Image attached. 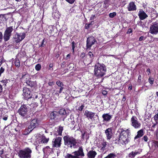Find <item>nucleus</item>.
<instances>
[{
  "label": "nucleus",
  "instance_id": "10",
  "mask_svg": "<svg viewBox=\"0 0 158 158\" xmlns=\"http://www.w3.org/2000/svg\"><path fill=\"white\" fill-rule=\"evenodd\" d=\"M97 41L94 37L92 36L89 37L87 39L86 48H90Z\"/></svg>",
  "mask_w": 158,
  "mask_h": 158
},
{
  "label": "nucleus",
  "instance_id": "11",
  "mask_svg": "<svg viewBox=\"0 0 158 158\" xmlns=\"http://www.w3.org/2000/svg\"><path fill=\"white\" fill-rule=\"evenodd\" d=\"M38 125L39 123L37 118H35L31 120L27 128L29 130H30L29 132H31Z\"/></svg>",
  "mask_w": 158,
  "mask_h": 158
},
{
  "label": "nucleus",
  "instance_id": "3",
  "mask_svg": "<svg viewBox=\"0 0 158 158\" xmlns=\"http://www.w3.org/2000/svg\"><path fill=\"white\" fill-rule=\"evenodd\" d=\"M64 141V144L65 145L69 146L70 148L73 147L74 148L77 143V140L74 138L73 136H70L67 135L63 137Z\"/></svg>",
  "mask_w": 158,
  "mask_h": 158
},
{
  "label": "nucleus",
  "instance_id": "58",
  "mask_svg": "<svg viewBox=\"0 0 158 158\" xmlns=\"http://www.w3.org/2000/svg\"><path fill=\"white\" fill-rule=\"evenodd\" d=\"M66 63L65 61H64L62 63L61 66L62 67H64L65 66Z\"/></svg>",
  "mask_w": 158,
  "mask_h": 158
},
{
  "label": "nucleus",
  "instance_id": "41",
  "mask_svg": "<svg viewBox=\"0 0 158 158\" xmlns=\"http://www.w3.org/2000/svg\"><path fill=\"white\" fill-rule=\"evenodd\" d=\"M142 139L144 140L145 142H147L148 140V138L147 135H145L142 138Z\"/></svg>",
  "mask_w": 158,
  "mask_h": 158
},
{
  "label": "nucleus",
  "instance_id": "29",
  "mask_svg": "<svg viewBox=\"0 0 158 158\" xmlns=\"http://www.w3.org/2000/svg\"><path fill=\"white\" fill-rule=\"evenodd\" d=\"M65 158H79V157H77L75 156L72 155L71 154L68 153L65 156Z\"/></svg>",
  "mask_w": 158,
  "mask_h": 158
},
{
  "label": "nucleus",
  "instance_id": "4",
  "mask_svg": "<svg viewBox=\"0 0 158 158\" xmlns=\"http://www.w3.org/2000/svg\"><path fill=\"white\" fill-rule=\"evenodd\" d=\"M32 152L30 148L27 147L24 149L19 150L18 156L19 158H31Z\"/></svg>",
  "mask_w": 158,
  "mask_h": 158
},
{
  "label": "nucleus",
  "instance_id": "37",
  "mask_svg": "<svg viewBox=\"0 0 158 158\" xmlns=\"http://www.w3.org/2000/svg\"><path fill=\"white\" fill-rule=\"evenodd\" d=\"M116 15V13L115 12L110 13L109 15V16L111 18H114Z\"/></svg>",
  "mask_w": 158,
  "mask_h": 158
},
{
  "label": "nucleus",
  "instance_id": "1",
  "mask_svg": "<svg viewBox=\"0 0 158 158\" xmlns=\"http://www.w3.org/2000/svg\"><path fill=\"white\" fill-rule=\"evenodd\" d=\"M119 134L118 137L114 141V143L120 145H124L130 141L129 138L131 135V130L129 128L125 130L123 128L119 129Z\"/></svg>",
  "mask_w": 158,
  "mask_h": 158
},
{
  "label": "nucleus",
  "instance_id": "36",
  "mask_svg": "<svg viewBox=\"0 0 158 158\" xmlns=\"http://www.w3.org/2000/svg\"><path fill=\"white\" fill-rule=\"evenodd\" d=\"M135 155L133 151L131 152H130L129 155H128V156L129 157H130L131 158H134L135 156Z\"/></svg>",
  "mask_w": 158,
  "mask_h": 158
},
{
  "label": "nucleus",
  "instance_id": "35",
  "mask_svg": "<svg viewBox=\"0 0 158 158\" xmlns=\"http://www.w3.org/2000/svg\"><path fill=\"white\" fill-rule=\"evenodd\" d=\"M141 152H142V150L139 149H138V150H135V151H133L134 153L135 156L140 154Z\"/></svg>",
  "mask_w": 158,
  "mask_h": 158
},
{
  "label": "nucleus",
  "instance_id": "60",
  "mask_svg": "<svg viewBox=\"0 0 158 158\" xmlns=\"http://www.w3.org/2000/svg\"><path fill=\"white\" fill-rule=\"evenodd\" d=\"M88 55L91 58H92V57L93 56V53L91 52H89V53H88Z\"/></svg>",
  "mask_w": 158,
  "mask_h": 158
},
{
  "label": "nucleus",
  "instance_id": "46",
  "mask_svg": "<svg viewBox=\"0 0 158 158\" xmlns=\"http://www.w3.org/2000/svg\"><path fill=\"white\" fill-rule=\"evenodd\" d=\"M75 43L74 41H73L72 43V50H73V52L74 51V48H75Z\"/></svg>",
  "mask_w": 158,
  "mask_h": 158
},
{
  "label": "nucleus",
  "instance_id": "14",
  "mask_svg": "<svg viewBox=\"0 0 158 158\" xmlns=\"http://www.w3.org/2000/svg\"><path fill=\"white\" fill-rule=\"evenodd\" d=\"M62 138L58 137H56L52 141L53 148H60L61 145Z\"/></svg>",
  "mask_w": 158,
  "mask_h": 158
},
{
  "label": "nucleus",
  "instance_id": "47",
  "mask_svg": "<svg viewBox=\"0 0 158 158\" xmlns=\"http://www.w3.org/2000/svg\"><path fill=\"white\" fill-rule=\"evenodd\" d=\"M154 119L156 122H157V121L158 119V115L156 114L153 117Z\"/></svg>",
  "mask_w": 158,
  "mask_h": 158
},
{
  "label": "nucleus",
  "instance_id": "42",
  "mask_svg": "<svg viewBox=\"0 0 158 158\" xmlns=\"http://www.w3.org/2000/svg\"><path fill=\"white\" fill-rule=\"evenodd\" d=\"M84 106H85L84 105V104H82L81 106H80V107H78V110L80 111H82V110L84 109Z\"/></svg>",
  "mask_w": 158,
  "mask_h": 158
},
{
  "label": "nucleus",
  "instance_id": "38",
  "mask_svg": "<svg viewBox=\"0 0 158 158\" xmlns=\"http://www.w3.org/2000/svg\"><path fill=\"white\" fill-rule=\"evenodd\" d=\"M41 68V65L40 64H37L35 66V69L37 71H39Z\"/></svg>",
  "mask_w": 158,
  "mask_h": 158
},
{
  "label": "nucleus",
  "instance_id": "19",
  "mask_svg": "<svg viewBox=\"0 0 158 158\" xmlns=\"http://www.w3.org/2000/svg\"><path fill=\"white\" fill-rule=\"evenodd\" d=\"M102 118H103V121L105 122H109L112 118V115H110L109 113L104 114L102 115Z\"/></svg>",
  "mask_w": 158,
  "mask_h": 158
},
{
  "label": "nucleus",
  "instance_id": "2",
  "mask_svg": "<svg viewBox=\"0 0 158 158\" xmlns=\"http://www.w3.org/2000/svg\"><path fill=\"white\" fill-rule=\"evenodd\" d=\"M106 71V68L104 64L98 63L94 66V73L96 77H101L105 74Z\"/></svg>",
  "mask_w": 158,
  "mask_h": 158
},
{
  "label": "nucleus",
  "instance_id": "30",
  "mask_svg": "<svg viewBox=\"0 0 158 158\" xmlns=\"http://www.w3.org/2000/svg\"><path fill=\"white\" fill-rule=\"evenodd\" d=\"M7 81L6 79H5L3 80H2L0 81L3 84L2 85L4 86V87L6 88L7 86Z\"/></svg>",
  "mask_w": 158,
  "mask_h": 158
},
{
  "label": "nucleus",
  "instance_id": "8",
  "mask_svg": "<svg viewBox=\"0 0 158 158\" xmlns=\"http://www.w3.org/2000/svg\"><path fill=\"white\" fill-rule=\"evenodd\" d=\"M23 95L24 97V99L28 100L29 99L32 98V94L30 89L27 87H24L23 89Z\"/></svg>",
  "mask_w": 158,
  "mask_h": 158
},
{
  "label": "nucleus",
  "instance_id": "12",
  "mask_svg": "<svg viewBox=\"0 0 158 158\" xmlns=\"http://www.w3.org/2000/svg\"><path fill=\"white\" fill-rule=\"evenodd\" d=\"M60 115L58 112L55 111H53L50 112L49 118L52 120L56 122L59 121Z\"/></svg>",
  "mask_w": 158,
  "mask_h": 158
},
{
  "label": "nucleus",
  "instance_id": "39",
  "mask_svg": "<svg viewBox=\"0 0 158 158\" xmlns=\"http://www.w3.org/2000/svg\"><path fill=\"white\" fill-rule=\"evenodd\" d=\"M47 43V42L45 39H44L42 42L41 44L40 47H44Z\"/></svg>",
  "mask_w": 158,
  "mask_h": 158
},
{
  "label": "nucleus",
  "instance_id": "54",
  "mask_svg": "<svg viewBox=\"0 0 158 158\" xmlns=\"http://www.w3.org/2000/svg\"><path fill=\"white\" fill-rule=\"evenodd\" d=\"M2 90H3L2 85L1 84H0V96L1 95V93L2 92Z\"/></svg>",
  "mask_w": 158,
  "mask_h": 158
},
{
  "label": "nucleus",
  "instance_id": "63",
  "mask_svg": "<svg viewBox=\"0 0 158 158\" xmlns=\"http://www.w3.org/2000/svg\"><path fill=\"white\" fill-rule=\"evenodd\" d=\"M106 149L104 147H102L100 150L101 151H103Z\"/></svg>",
  "mask_w": 158,
  "mask_h": 158
},
{
  "label": "nucleus",
  "instance_id": "6",
  "mask_svg": "<svg viewBox=\"0 0 158 158\" xmlns=\"http://www.w3.org/2000/svg\"><path fill=\"white\" fill-rule=\"evenodd\" d=\"M13 31H14L15 30L12 26L6 28L3 36L4 40L5 41H6L9 40L10 37Z\"/></svg>",
  "mask_w": 158,
  "mask_h": 158
},
{
  "label": "nucleus",
  "instance_id": "28",
  "mask_svg": "<svg viewBox=\"0 0 158 158\" xmlns=\"http://www.w3.org/2000/svg\"><path fill=\"white\" fill-rule=\"evenodd\" d=\"M58 112L59 115H65L66 114V111L65 110V109H60Z\"/></svg>",
  "mask_w": 158,
  "mask_h": 158
},
{
  "label": "nucleus",
  "instance_id": "34",
  "mask_svg": "<svg viewBox=\"0 0 158 158\" xmlns=\"http://www.w3.org/2000/svg\"><path fill=\"white\" fill-rule=\"evenodd\" d=\"M110 0H105L104 1V4L105 7L107 8L109 5V3L110 2Z\"/></svg>",
  "mask_w": 158,
  "mask_h": 158
},
{
  "label": "nucleus",
  "instance_id": "48",
  "mask_svg": "<svg viewBox=\"0 0 158 158\" xmlns=\"http://www.w3.org/2000/svg\"><path fill=\"white\" fill-rule=\"evenodd\" d=\"M146 72H147L148 75H150L151 72V70L149 68H148L147 69Z\"/></svg>",
  "mask_w": 158,
  "mask_h": 158
},
{
  "label": "nucleus",
  "instance_id": "62",
  "mask_svg": "<svg viewBox=\"0 0 158 158\" xmlns=\"http://www.w3.org/2000/svg\"><path fill=\"white\" fill-rule=\"evenodd\" d=\"M95 17V15H92L90 17V19L91 20L93 19Z\"/></svg>",
  "mask_w": 158,
  "mask_h": 158
},
{
  "label": "nucleus",
  "instance_id": "17",
  "mask_svg": "<svg viewBox=\"0 0 158 158\" xmlns=\"http://www.w3.org/2000/svg\"><path fill=\"white\" fill-rule=\"evenodd\" d=\"M73 153L74 154L75 156L77 157H79V156H80L83 157L85 156L82 146L80 147L77 151L74 152Z\"/></svg>",
  "mask_w": 158,
  "mask_h": 158
},
{
  "label": "nucleus",
  "instance_id": "51",
  "mask_svg": "<svg viewBox=\"0 0 158 158\" xmlns=\"http://www.w3.org/2000/svg\"><path fill=\"white\" fill-rule=\"evenodd\" d=\"M55 82L54 81H49L48 82V84L50 86H52L54 85Z\"/></svg>",
  "mask_w": 158,
  "mask_h": 158
},
{
  "label": "nucleus",
  "instance_id": "18",
  "mask_svg": "<svg viewBox=\"0 0 158 158\" xmlns=\"http://www.w3.org/2000/svg\"><path fill=\"white\" fill-rule=\"evenodd\" d=\"M138 16L140 19L141 20H143L148 17V15L143 10H140L139 11Z\"/></svg>",
  "mask_w": 158,
  "mask_h": 158
},
{
  "label": "nucleus",
  "instance_id": "50",
  "mask_svg": "<svg viewBox=\"0 0 158 158\" xmlns=\"http://www.w3.org/2000/svg\"><path fill=\"white\" fill-rule=\"evenodd\" d=\"M81 132L82 133L81 134V139H84V136L85 134V132H84L83 133L82 131H81Z\"/></svg>",
  "mask_w": 158,
  "mask_h": 158
},
{
  "label": "nucleus",
  "instance_id": "31",
  "mask_svg": "<svg viewBox=\"0 0 158 158\" xmlns=\"http://www.w3.org/2000/svg\"><path fill=\"white\" fill-rule=\"evenodd\" d=\"M49 140V138H46L45 137H44L41 140V142L43 143H47Z\"/></svg>",
  "mask_w": 158,
  "mask_h": 158
},
{
  "label": "nucleus",
  "instance_id": "23",
  "mask_svg": "<svg viewBox=\"0 0 158 158\" xmlns=\"http://www.w3.org/2000/svg\"><path fill=\"white\" fill-rule=\"evenodd\" d=\"M26 83L27 85L30 86L31 87H33L35 86L36 85V82L35 81H32L31 79H30L27 80Z\"/></svg>",
  "mask_w": 158,
  "mask_h": 158
},
{
  "label": "nucleus",
  "instance_id": "49",
  "mask_svg": "<svg viewBox=\"0 0 158 158\" xmlns=\"http://www.w3.org/2000/svg\"><path fill=\"white\" fill-rule=\"evenodd\" d=\"M4 150L3 149H2L0 151V157L1 158H2V155L4 153Z\"/></svg>",
  "mask_w": 158,
  "mask_h": 158
},
{
  "label": "nucleus",
  "instance_id": "21",
  "mask_svg": "<svg viewBox=\"0 0 158 158\" xmlns=\"http://www.w3.org/2000/svg\"><path fill=\"white\" fill-rule=\"evenodd\" d=\"M97 155L95 151L90 150L87 153V155L88 158H94Z\"/></svg>",
  "mask_w": 158,
  "mask_h": 158
},
{
  "label": "nucleus",
  "instance_id": "32",
  "mask_svg": "<svg viewBox=\"0 0 158 158\" xmlns=\"http://www.w3.org/2000/svg\"><path fill=\"white\" fill-rule=\"evenodd\" d=\"M15 66L17 67H19L20 65V60H15Z\"/></svg>",
  "mask_w": 158,
  "mask_h": 158
},
{
  "label": "nucleus",
  "instance_id": "40",
  "mask_svg": "<svg viewBox=\"0 0 158 158\" xmlns=\"http://www.w3.org/2000/svg\"><path fill=\"white\" fill-rule=\"evenodd\" d=\"M54 66V63H53V62H52V63H51L49 65V69L52 70V71L53 70V69L52 68Z\"/></svg>",
  "mask_w": 158,
  "mask_h": 158
},
{
  "label": "nucleus",
  "instance_id": "15",
  "mask_svg": "<svg viewBox=\"0 0 158 158\" xmlns=\"http://www.w3.org/2000/svg\"><path fill=\"white\" fill-rule=\"evenodd\" d=\"M95 114V113L94 112L86 110L85 111L84 114L88 119L92 120L94 118Z\"/></svg>",
  "mask_w": 158,
  "mask_h": 158
},
{
  "label": "nucleus",
  "instance_id": "44",
  "mask_svg": "<svg viewBox=\"0 0 158 158\" xmlns=\"http://www.w3.org/2000/svg\"><path fill=\"white\" fill-rule=\"evenodd\" d=\"M157 123V122H156V123H154L152 125V128H151V131H154V128L155 127V126L156 125V124Z\"/></svg>",
  "mask_w": 158,
  "mask_h": 158
},
{
  "label": "nucleus",
  "instance_id": "7",
  "mask_svg": "<svg viewBox=\"0 0 158 158\" xmlns=\"http://www.w3.org/2000/svg\"><path fill=\"white\" fill-rule=\"evenodd\" d=\"M131 125L134 128H139L141 126V123L138 120L136 116H132L131 119Z\"/></svg>",
  "mask_w": 158,
  "mask_h": 158
},
{
  "label": "nucleus",
  "instance_id": "25",
  "mask_svg": "<svg viewBox=\"0 0 158 158\" xmlns=\"http://www.w3.org/2000/svg\"><path fill=\"white\" fill-rule=\"evenodd\" d=\"M116 156L117 155L115 153H110L104 158H115Z\"/></svg>",
  "mask_w": 158,
  "mask_h": 158
},
{
  "label": "nucleus",
  "instance_id": "9",
  "mask_svg": "<svg viewBox=\"0 0 158 158\" xmlns=\"http://www.w3.org/2000/svg\"><path fill=\"white\" fill-rule=\"evenodd\" d=\"M150 32L152 34L156 35L158 33V23H153L150 28Z\"/></svg>",
  "mask_w": 158,
  "mask_h": 158
},
{
  "label": "nucleus",
  "instance_id": "55",
  "mask_svg": "<svg viewBox=\"0 0 158 158\" xmlns=\"http://www.w3.org/2000/svg\"><path fill=\"white\" fill-rule=\"evenodd\" d=\"M142 79L141 76L139 74L138 78V81L139 82L141 81Z\"/></svg>",
  "mask_w": 158,
  "mask_h": 158
},
{
  "label": "nucleus",
  "instance_id": "64",
  "mask_svg": "<svg viewBox=\"0 0 158 158\" xmlns=\"http://www.w3.org/2000/svg\"><path fill=\"white\" fill-rule=\"evenodd\" d=\"M128 89L130 90H131L132 89V85H131L130 86H129L128 88Z\"/></svg>",
  "mask_w": 158,
  "mask_h": 158
},
{
  "label": "nucleus",
  "instance_id": "53",
  "mask_svg": "<svg viewBox=\"0 0 158 158\" xmlns=\"http://www.w3.org/2000/svg\"><path fill=\"white\" fill-rule=\"evenodd\" d=\"M145 39V38H144V37L143 36H141V37H139V41H141L142 40H144Z\"/></svg>",
  "mask_w": 158,
  "mask_h": 158
},
{
  "label": "nucleus",
  "instance_id": "5",
  "mask_svg": "<svg viewBox=\"0 0 158 158\" xmlns=\"http://www.w3.org/2000/svg\"><path fill=\"white\" fill-rule=\"evenodd\" d=\"M17 112L19 114L24 118H27L28 117V116H27V109L26 105H22L20 108L18 110Z\"/></svg>",
  "mask_w": 158,
  "mask_h": 158
},
{
  "label": "nucleus",
  "instance_id": "57",
  "mask_svg": "<svg viewBox=\"0 0 158 158\" xmlns=\"http://www.w3.org/2000/svg\"><path fill=\"white\" fill-rule=\"evenodd\" d=\"M4 69L2 67H1L0 69V72L1 73H2L4 72Z\"/></svg>",
  "mask_w": 158,
  "mask_h": 158
},
{
  "label": "nucleus",
  "instance_id": "22",
  "mask_svg": "<svg viewBox=\"0 0 158 158\" xmlns=\"http://www.w3.org/2000/svg\"><path fill=\"white\" fill-rule=\"evenodd\" d=\"M56 84L60 87L59 91L58 92L59 94H60L62 91L64 89V85L62 82L58 80L56 81Z\"/></svg>",
  "mask_w": 158,
  "mask_h": 158
},
{
  "label": "nucleus",
  "instance_id": "52",
  "mask_svg": "<svg viewBox=\"0 0 158 158\" xmlns=\"http://www.w3.org/2000/svg\"><path fill=\"white\" fill-rule=\"evenodd\" d=\"M107 145V142L105 141L103 142L102 143V147L106 148Z\"/></svg>",
  "mask_w": 158,
  "mask_h": 158
},
{
  "label": "nucleus",
  "instance_id": "33",
  "mask_svg": "<svg viewBox=\"0 0 158 158\" xmlns=\"http://www.w3.org/2000/svg\"><path fill=\"white\" fill-rule=\"evenodd\" d=\"M149 83L151 85H152L153 84L154 80V79L151 77H149L148 79Z\"/></svg>",
  "mask_w": 158,
  "mask_h": 158
},
{
  "label": "nucleus",
  "instance_id": "59",
  "mask_svg": "<svg viewBox=\"0 0 158 158\" xmlns=\"http://www.w3.org/2000/svg\"><path fill=\"white\" fill-rule=\"evenodd\" d=\"M2 39V34L1 32L0 31V42L1 41Z\"/></svg>",
  "mask_w": 158,
  "mask_h": 158
},
{
  "label": "nucleus",
  "instance_id": "16",
  "mask_svg": "<svg viewBox=\"0 0 158 158\" xmlns=\"http://www.w3.org/2000/svg\"><path fill=\"white\" fill-rule=\"evenodd\" d=\"M107 140H110L113 136L112 129L111 127L108 128L105 131Z\"/></svg>",
  "mask_w": 158,
  "mask_h": 158
},
{
  "label": "nucleus",
  "instance_id": "13",
  "mask_svg": "<svg viewBox=\"0 0 158 158\" xmlns=\"http://www.w3.org/2000/svg\"><path fill=\"white\" fill-rule=\"evenodd\" d=\"M25 37V33H23L22 35H20L19 33H16L15 35L13 38L14 41L16 43H18L23 40Z\"/></svg>",
  "mask_w": 158,
  "mask_h": 158
},
{
  "label": "nucleus",
  "instance_id": "45",
  "mask_svg": "<svg viewBox=\"0 0 158 158\" xmlns=\"http://www.w3.org/2000/svg\"><path fill=\"white\" fill-rule=\"evenodd\" d=\"M67 2L70 4H73L75 0H65Z\"/></svg>",
  "mask_w": 158,
  "mask_h": 158
},
{
  "label": "nucleus",
  "instance_id": "43",
  "mask_svg": "<svg viewBox=\"0 0 158 158\" xmlns=\"http://www.w3.org/2000/svg\"><path fill=\"white\" fill-rule=\"evenodd\" d=\"M2 119L4 121H6L7 120L8 118V116L7 115H3L2 116Z\"/></svg>",
  "mask_w": 158,
  "mask_h": 158
},
{
  "label": "nucleus",
  "instance_id": "56",
  "mask_svg": "<svg viewBox=\"0 0 158 158\" xmlns=\"http://www.w3.org/2000/svg\"><path fill=\"white\" fill-rule=\"evenodd\" d=\"M91 25L90 23L89 24H86L85 25V28L86 29H88L90 27V26Z\"/></svg>",
  "mask_w": 158,
  "mask_h": 158
},
{
  "label": "nucleus",
  "instance_id": "20",
  "mask_svg": "<svg viewBox=\"0 0 158 158\" xmlns=\"http://www.w3.org/2000/svg\"><path fill=\"white\" fill-rule=\"evenodd\" d=\"M127 9L129 11H134L136 10V5L134 2H131L127 6Z\"/></svg>",
  "mask_w": 158,
  "mask_h": 158
},
{
  "label": "nucleus",
  "instance_id": "61",
  "mask_svg": "<svg viewBox=\"0 0 158 158\" xmlns=\"http://www.w3.org/2000/svg\"><path fill=\"white\" fill-rule=\"evenodd\" d=\"M85 53H82L80 55V57L81 58H83V57L85 56Z\"/></svg>",
  "mask_w": 158,
  "mask_h": 158
},
{
  "label": "nucleus",
  "instance_id": "27",
  "mask_svg": "<svg viewBox=\"0 0 158 158\" xmlns=\"http://www.w3.org/2000/svg\"><path fill=\"white\" fill-rule=\"evenodd\" d=\"M151 17L152 18H156L158 16V14L156 11H153L151 13Z\"/></svg>",
  "mask_w": 158,
  "mask_h": 158
},
{
  "label": "nucleus",
  "instance_id": "24",
  "mask_svg": "<svg viewBox=\"0 0 158 158\" xmlns=\"http://www.w3.org/2000/svg\"><path fill=\"white\" fill-rule=\"evenodd\" d=\"M144 133L143 129H141L138 131L137 132V135L134 137V139L135 140L142 137L144 135Z\"/></svg>",
  "mask_w": 158,
  "mask_h": 158
},
{
  "label": "nucleus",
  "instance_id": "26",
  "mask_svg": "<svg viewBox=\"0 0 158 158\" xmlns=\"http://www.w3.org/2000/svg\"><path fill=\"white\" fill-rule=\"evenodd\" d=\"M63 130V127L61 126H60L59 127V128L57 131L58 135L61 136L62 135V133Z\"/></svg>",
  "mask_w": 158,
  "mask_h": 158
}]
</instances>
